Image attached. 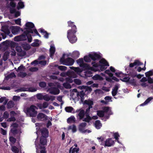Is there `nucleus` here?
Listing matches in <instances>:
<instances>
[{
    "label": "nucleus",
    "mask_w": 153,
    "mask_h": 153,
    "mask_svg": "<svg viewBox=\"0 0 153 153\" xmlns=\"http://www.w3.org/2000/svg\"><path fill=\"white\" fill-rule=\"evenodd\" d=\"M101 58V56L96 53H94L91 54H89L88 56H84V61L86 62H90L91 59L95 62L97 59H99Z\"/></svg>",
    "instance_id": "1"
},
{
    "label": "nucleus",
    "mask_w": 153,
    "mask_h": 153,
    "mask_svg": "<svg viewBox=\"0 0 153 153\" xmlns=\"http://www.w3.org/2000/svg\"><path fill=\"white\" fill-rule=\"evenodd\" d=\"M37 109L36 107L32 105L30 107L27 108L26 113L30 117H35L37 114V111L36 109Z\"/></svg>",
    "instance_id": "2"
},
{
    "label": "nucleus",
    "mask_w": 153,
    "mask_h": 153,
    "mask_svg": "<svg viewBox=\"0 0 153 153\" xmlns=\"http://www.w3.org/2000/svg\"><path fill=\"white\" fill-rule=\"evenodd\" d=\"M75 33L74 32H72L71 30H68V31L67 37L70 42L71 43L75 42L77 40V37L75 34Z\"/></svg>",
    "instance_id": "3"
},
{
    "label": "nucleus",
    "mask_w": 153,
    "mask_h": 153,
    "mask_svg": "<svg viewBox=\"0 0 153 153\" xmlns=\"http://www.w3.org/2000/svg\"><path fill=\"white\" fill-rule=\"evenodd\" d=\"M1 31L3 32L4 34L1 33V34L2 36L3 39H5L6 37V35H8L10 37L13 36V35L10 34V32L9 29V27L7 25H4L1 28Z\"/></svg>",
    "instance_id": "4"
},
{
    "label": "nucleus",
    "mask_w": 153,
    "mask_h": 153,
    "mask_svg": "<svg viewBox=\"0 0 153 153\" xmlns=\"http://www.w3.org/2000/svg\"><path fill=\"white\" fill-rule=\"evenodd\" d=\"M78 113L76 114V117L77 119L80 120L83 119L85 116V111L82 109H77L75 111L72 112L73 113Z\"/></svg>",
    "instance_id": "5"
},
{
    "label": "nucleus",
    "mask_w": 153,
    "mask_h": 153,
    "mask_svg": "<svg viewBox=\"0 0 153 153\" xmlns=\"http://www.w3.org/2000/svg\"><path fill=\"white\" fill-rule=\"evenodd\" d=\"M26 28L24 32V33H33V29L34 26V24L31 22H27L26 24Z\"/></svg>",
    "instance_id": "6"
},
{
    "label": "nucleus",
    "mask_w": 153,
    "mask_h": 153,
    "mask_svg": "<svg viewBox=\"0 0 153 153\" xmlns=\"http://www.w3.org/2000/svg\"><path fill=\"white\" fill-rule=\"evenodd\" d=\"M74 62V60L72 58L68 57L65 59V62L62 63V64L67 66H71L73 65Z\"/></svg>",
    "instance_id": "7"
},
{
    "label": "nucleus",
    "mask_w": 153,
    "mask_h": 153,
    "mask_svg": "<svg viewBox=\"0 0 153 153\" xmlns=\"http://www.w3.org/2000/svg\"><path fill=\"white\" fill-rule=\"evenodd\" d=\"M36 90L33 88H26L24 87L21 88L19 89L15 90V91L17 92L21 91H28L29 92H35Z\"/></svg>",
    "instance_id": "8"
},
{
    "label": "nucleus",
    "mask_w": 153,
    "mask_h": 153,
    "mask_svg": "<svg viewBox=\"0 0 153 153\" xmlns=\"http://www.w3.org/2000/svg\"><path fill=\"white\" fill-rule=\"evenodd\" d=\"M91 64L92 66L94 67L100 68V69L101 71L105 70L106 68L105 67L106 66L100 64L98 63H96L95 62H91Z\"/></svg>",
    "instance_id": "9"
},
{
    "label": "nucleus",
    "mask_w": 153,
    "mask_h": 153,
    "mask_svg": "<svg viewBox=\"0 0 153 153\" xmlns=\"http://www.w3.org/2000/svg\"><path fill=\"white\" fill-rule=\"evenodd\" d=\"M48 91L50 93L54 95H57L59 94L60 90L57 87H52L51 88H48Z\"/></svg>",
    "instance_id": "10"
},
{
    "label": "nucleus",
    "mask_w": 153,
    "mask_h": 153,
    "mask_svg": "<svg viewBox=\"0 0 153 153\" xmlns=\"http://www.w3.org/2000/svg\"><path fill=\"white\" fill-rule=\"evenodd\" d=\"M26 35L24 33L20 36H16L14 38V40L15 41L19 42L23 40H25L26 39Z\"/></svg>",
    "instance_id": "11"
},
{
    "label": "nucleus",
    "mask_w": 153,
    "mask_h": 153,
    "mask_svg": "<svg viewBox=\"0 0 153 153\" xmlns=\"http://www.w3.org/2000/svg\"><path fill=\"white\" fill-rule=\"evenodd\" d=\"M68 26L71 27V29L69 30H71L72 32H74V33H76L77 31V29L76 26L74 24V22L71 21L68 22Z\"/></svg>",
    "instance_id": "12"
},
{
    "label": "nucleus",
    "mask_w": 153,
    "mask_h": 153,
    "mask_svg": "<svg viewBox=\"0 0 153 153\" xmlns=\"http://www.w3.org/2000/svg\"><path fill=\"white\" fill-rule=\"evenodd\" d=\"M12 33L14 35L17 34L20 31V28L17 26H12L10 28Z\"/></svg>",
    "instance_id": "13"
},
{
    "label": "nucleus",
    "mask_w": 153,
    "mask_h": 153,
    "mask_svg": "<svg viewBox=\"0 0 153 153\" xmlns=\"http://www.w3.org/2000/svg\"><path fill=\"white\" fill-rule=\"evenodd\" d=\"M114 143V140L111 138L107 139L105 141L104 146L110 147L113 145Z\"/></svg>",
    "instance_id": "14"
},
{
    "label": "nucleus",
    "mask_w": 153,
    "mask_h": 153,
    "mask_svg": "<svg viewBox=\"0 0 153 153\" xmlns=\"http://www.w3.org/2000/svg\"><path fill=\"white\" fill-rule=\"evenodd\" d=\"M143 63L140 62L138 60H135L133 63H131L129 65V67L130 68H132L134 66H140L143 65Z\"/></svg>",
    "instance_id": "15"
},
{
    "label": "nucleus",
    "mask_w": 153,
    "mask_h": 153,
    "mask_svg": "<svg viewBox=\"0 0 153 153\" xmlns=\"http://www.w3.org/2000/svg\"><path fill=\"white\" fill-rule=\"evenodd\" d=\"M50 47V48L49 49L50 56L53 59L56 51V49L54 45H51Z\"/></svg>",
    "instance_id": "16"
},
{
    "label": "nucleus",
    "mask_w": 153,
    "mask_h": 153,
    "mask_svg": "<svg viewBox=\"0 0 153 153\" xmlns=\"http://www.w3.org/2000/svg\"><path fill=\"white\" fill-rule=\"evenodd\" d=\"M11 131L14 135H18V136L20 135L22 133L19 128L15 129L14 128H12L11 130Z\"/></svg>",
    "instance_id": "17"
},
{
    "label": "nucleus",
    "mask_w": 153,
    "mask_h": 153,
    "mask_svg": "<svg viewBox=\"0 0 153 153\" xmlns=\"http://www.w3.org/2000/svg\"><path fill=\"white\" fill-rule=\"evenodd\" d=\"M37 118L39 120H47V116L44 114L42 113H40L37 115Z\"/></svg>",
    "instance_id": "18"
},
{
    "label": "nucleus",
    "mask_w": 153,
    "mask_h": 153,
    "mask_svg": "<svg viewBox=\"0 0 153 153\" xmlns=\"http://www.w3.org/2000/svg\"><path fill=\"white\" fill-rule=\"evenodd\" d=\"M85 93L83 91H82L80 92L77 93L76 95L78 97H79L81 102H82L84 99V97L85 96Z\"/></svg>",
    "instance_id": "19"
},
{
    "label": "nucleus",
    "mask_w": 153,
    "mask_h": 153,
    "mask_svg": "<svg viewBox=\"0 0 153 153\" xmlns=\"http://www.w3.org/2000/svg\"><path fill=\"white\" fill-rule=\"evenodd\" d=\"M84 104H86L88 105V107H92V105H94L93 101L90 100H85L84 102Z\"/></svg>",
    "instance_id": "20"
},
{
    "label": "nucleus",
    "mask_w": 153,
    "mask_h": 153,
    "mask_svg": "<svg viewBox=\"0 0 153 153\" xmlns=\"http://www.w3.org/2000/svg\"><path fill=\"white\" fill-rule=\"evenodd\" d=\"M80 67L82 68V69L84 70H89L90 68V66L87 63H84Z\"/></svg>",
    "instance_id": "21"
},
{
    "label": "nucleus",
    "mask_w": 153,
    "mask_h": 153,
    "mask_svg": "<svg viewBox=\"0 0 153 153\" xmlns=\"http://www.w3.org/2000/svg\"><path fill=\"white\" fill-rule=\"evenodd\" d=\"M42 137H47L48 136V131L47 129L45 128H43L42 130Z\"/></svg>",
    "instance_id": "22"
},
{
    "label": "nucleus",
    "mask_w": 153,
    "mask_h": 153,
    "mask_svg": "<svg viewBox=\"0 0 153 153\" xmlns=\"http://www.w3.org/2000/svg\"><path fill=\"white\" fill-rule=\"evenodd\" d=\"M67 122L68 123H75V118L73 116H71L67 120Z\"/></svg>",
    "instance_id": "23"
},
{
    "label": "nucleus",
    "mask_w": 153,
    "mask_h": 153,
    "mask_svg": "<svg viewBox=\"0 0 153 153\" xmlns=\"http://www.w3.org/2000/svg\"><path fill=\"white\" fill-rule=\"evenodd\" d=\"M47 137H41L40 139V143L41 144L43 145H46L47 143V140L46 139Z\"/></svg>",
    "instance_id": "24"
},
{
    "label": "nucleus",
    "mask_w": 153,
    "mask_h": 153,
    "mask_svg": "<svg viewBox=\"0 0 153 153\" xmlns=\"http://www.w3.org/2000/svg\"><path fill=\"white\" fill-rule=\"evenodd\" d=\"M95 125L96 128L98 129H100L102 126V124L99 120H97L95 121Z\"/></svg>",
    "instance_id": "25"
},
{
    "label": "nucleus",
    "mask_w": 153,
    "mask_h": 153,
    "mask_svg": "<svg viewBox=\"0 0 153 153\" xmlns=\"http://www.w3.org/2000/svg\"><path fill=\"white\" fill-rule=\"evenodd\" d=\"M99 63L102 65H104L107 66H109L108 62L104 59H102L100 60L99 61Z\"/></svg>",
    "instance_id": "26"
},
{
    "label": "nucleus",
    "mask_w": 153,
    "mask_h": 153,
    "mask_svg": "<svg viewBox=\"0 0 153 153\" xmlns=\"http://www.w3.org/2000/svg\"><path fill=\"white\" fill-rule=\"evenodd\" d=\"M79 150V148H73V147H71L69 150V153H74L75 152L76 153H78V152Z\"/></svg>",
    "instance_id": "27"
},
{
    "label": "nucleus",
    "mask_w": 153,
    "mask_h": 153,
    "mask_svg": "<svg viewBox=\"0 0 153 153\" xmlns=\"http://www.w3.org/2000/svg\"><path fill=\"white\" fill-rule=\"evenodd\" d=\"M79 52L75 51L71 55V56L73 58H77L79 57Z\"/></svg>",
    "instance_id": "28"
},
{
    "label": "nucleus",
    "mask_w": 153,
    "mask_h": 153,
    "mask_svg": "<svg viewBox=\"0 0 153 153\" xmlns=\"http://www.w3.org/2000/svg\"><path fill=\"white\" fill-rule=\"evenodd\" d=\"M14 105V103L12 101H9L7 104V107L8 108H11Z\"/></svg>",
    "instance_id": "29"
},
{
    "label": "nucleus",
    "mask_w": 153,
    "mask_h": 153,
    "mask_svg": "<svg viewBox=\"0 0 153 153\" xmlns=\"http://www.w3.org/2000/svg\"><path fill=\"white\" fill-rule=\"evenodd\" d=\"M10 53L8 51L5 52L3 56V59L4 61H5L8 59Z\"/></svg>",
    "instance_id": "30"
},
{
    "label": "nucleus",
    "mask_w": 153,
    "mask_h": 153,
    "mask_svg": "<svg viewBox=\"0 0 153 153\" xmlns=\"http://www.w3.org/2000/svg\"><path fill=\"white\" fill-rule=\"evenodd\" d=\"M65 111L71 113L74 110V108L71 106H67L65 108Z\"/></svg>",
    "instance_id": "31"
},
{
    "label": "nucleus",
    "mask_w": 153,
    "mask_h": 153,
    "mask_svg": "<svg viewBox=\"0 0 153 153\" xmlns=\"http://www.w3.org/2000/svg\"><path fill=\"white\" fill-rule=\"evenodd\" d=\"M153 98L151 97H149L145 100V101L143 103L141 104L140 105L141 106H143L144 105H145L147 104Z\"/></svg>",
    "instance_id": "32"
},
{
    "label": "nucleus",
    "mask_w": 153,
    "mask_h": 153,
    "mask_svg": "<svg viewBox=\"0 0 153 153\" xmlns=\"http://www.w3.org/2000/svg\"><path fill=\"white\" fill-rule=\"evenodd\" d=\"M68 129H71L73 132L74 133L76 131V126L75 125H73L69 127Z\"/></svg>",
    "instance_id": "33"
},
{
    "label": "nucleus",
    "mask_w": 153,
    "mask_h": 153,
    "mask_svg": "<svg viewBox=\"0 0 153 153\" xmlns=\"http://www.w3.org/2000/svg\"><path fill=\"white\" fill-rule=\"evenodd\" d=\"M97 115L100 117H103L104 115V111H102L98 110L97 111Z\"/></svg>",
    "instance_id": "34"
},
{
    "label": "nucleus",
    "mask_w": 153,
    "mask_h": 153,
    "mask_svg": "<svg viewBox=\"0 0 153 153\" xmlns=\"http://www.w3.org/2000/svg\"><path fill=\"white\" fill-rule=\"evenodd\" d=\"M63 86L66 89H70L71 88V85L66 82L62 84Z\"/></svg>",
    "instance_id": "35"
},
{
    "label": "nucleus",
    "mask_w": 153,
    "mask_h": 153,
    "mask_svg": "<svg viewBox=\"0 0 153 153\" xmlns=\"http://www.w3.org/2000/svg\"><path fill=\"white\" fill-rule=\"evenodd\" d=\"M91 120V117H86L83 118L82 119V121L86 122L88 123L90 122V121Z\"/></svg>",
    "instance_id": "36"
},
{
    "label": "nucleus",
    "mask_w": 153,
    "mask_h": 153,
    "mask_svg": "<svg viewBox=\"0 0 153 153\" xmlns=\"http://www.w3.org/2000/svg\"><path fill=\"white\" fill-rule=\"evenodd\" d=\"M92 78L93 80H100L102 78V77L99 75L96 74L93 76Z\"/></svg>",
    "instance_id": "37"
},
{
    "label": "nucleus",
    "mask_w": 153,
    "mask_h": 153,
    "mask_svg": "<svg viewBox=\"0 0 153 153\" xmlns=\"http://www.w3.org/2000/svg\"><path fill=\"white\" fill-rule=\"evenodd\" d=\"M145 74L146 77H150V76L153 75V72L152 70H150L148 72H146Z\"/></svg>",
    "instance_id": "38"
},
{
    "label": "nucleus",
    "mask_w": 153,
    "mask_h": 153,
    "mask_svg": "<svg viewBox=\"0 0 153 153\" xmlns=\"http://www.w3.org/2000/svg\"><path fill=\"white\" fill-rule=\"evenodd\" d=\"M76 62L77 64L79 65L80 66L84 63L83 59L82 58H79L77 60Z\"/></svg>",
    "instance_id": "39"
},
{
    "label": "nucleus",
    "mask_w": 153,
    "mask_h": 153,
    "mask_svg": "<svg viewBox=\"0 0 153 153\" xmlns=\"http://www.w3.org/2000/svg\"><path fill=\"white\" fill-rule=\"evenodd\" d=\"M40 32L44 35V36L45 38H47L48 37V33L44 29H40Z\"/></svg>",
    "instance_id": "40"
},
{
    "label": "nucleus",
    "mask_w": 153,
    "mask_h": 153,
    "mask_svg": "<svg viewBox=\"0 0 153 153\" xmlns=\"http://www.w3.org/2000/svg\"><path fill=\"white\" fill-rule=\"evenodd\" d=\"M12 150L15 153H18L19 152V149L15 146H12Z\"/></svg>",
    "instance_id": "41"
},
{
    "label": "nucleus",
    "mask_w": 153,
    "mask_h": 153,
    "mask_svg": "<svg viewBox=\"0 0 153 153\" xmlns=\"http://www.w3.org/2000/svg\"><path fill=\"white\" fill-rule=\"evenodd\" d=\"M130 78L129 77H125L123 79H120V80L123 82H128L129 81Z\"/></svg>",
    "instance_id": "42"
},
{
    "label": "nucleus",
    "mask_w": 153,
    "mask_h": 153,
    "mask_svg": "<svg viewBox=\"0 0 153 153\" xmlns=\"http://www.w3.org/2000/svg\"><path fill=\"white\" fill-rule=\"evenodd\" d=\"M27 75V74L25 72H23L22 71H19L18 73L19 76L22 77H24Z\"/></svg>",
    "instance_id": "43"
},
{
    "label": "nucleus",
    "mask_w": 153,
    "mask_h": 153,
    "mask_svg": "<svg viewBox=\"0 0 153 153\" xmlns=\"http://www.w3.org/2000/svg\"><path fill=\"white\" fill-rule=\"evenodd\" d=\"M128 83L134 85L136 84V82L135 80L134 79H129V81H128Z\"/></svg>",
    "instance_id": "44"
},
{
    "label": "nucleus",
    "mask_w": 153,
    "mask_h": 153,
    "mask_svg": "<svg viewBox=\"0 0 153 153\" xmlns=\"http://www.w3.org/2000/svg\"><path fill=\"white\" fill-rule=\"evenodd\" d=\"M65 80L66 82L68 83H72L73 81L71 78L69 77L66 78Z\"/></svg>",
    "instance_id": "45"
},
{
    "label": "nucleus",
    "mask_w": 153,
    "mask_h": 153,
    "mask_svg": "<svg viewBox=\"0 0 153 153\" xmlns=\"http://www.w3.org/2000/svg\"><path fill=\"white\" fill-rule=\"evenodd\" d=\"M25 68L23 65H21L18 67V72H19V71H25Z\"/></svg>",
    "instance_id": "46"
},
{
    "label": "nucleus",
    "mask_w": 153,
    "mask_h": 153,
    "mask_svg": "<svg viewBox=\"0 0 153 153\" xmlns=\"http://www.w3.org/2000/svg\"><path fill=\"white\" fill-rule=\"evenodd\" d=\"M29 33H24L25 34V35L27 36L26 39L27 38L28 39V42H31L32 41V38L31 37V36L29 35Z\"/></svg>",
    "instance_id": "47"
},
{
    "label": "nucleus",
    "mask_w": 153,
    "mask_h": 153,
    "mask_svg": "<svg viewBox=\"0 0 153 153\" xmlns=\"http://www.w3.org/2000/svg\"><path fill=\"white\" fill-rule=\"evenodd\" d=\"M74 82L77 85H79L81 84V81L79 79H74Z\"/></svg>",
    "instance_id": "48"
},
{
    "label": "nucleus",
    "mask_w": 153,
    "mask_h": 153,
    "mask_svg": "<svg viewBox=\"0 0 153 153\" xmlns=\"http://www.w3.org/2000/svg\"><path fill=\"white\" fill-rule=\"evenodd\" d=\"M9 140L11 143L13 144H14L16 141V139L13 137H10L9 138Z\"/></svg>",
    "instance_id": "49"
},
{
    "label": "nucleus",
    "mask_w": 153,
    "mask_h": 153,
    "mask_svg": "<svg viewBox=\"0 0 153 153\" xmlns=\"http://www.w3.org/2000/svg\"><path fill=\"white\" fill-rule=\"evenodd\" d=\"M58 69L61 71H65L67 69V67L64 66H59L58 67Z\"/></svg>",
    "instance_id": "50"
},
{
    "label": "nucleus",
    "mask_w": 153,
    "mask_h": 153,
    "mask_svg": "<svg viewBox=\"0 0 153 153\" xmlns=\"http://www.w3.org/2000/svg\"><path fill=\"white\" fill-rule=\"evenodd\" d=\"M129 75L133 78L136 77L137 76V73L136 72H131L129 73Z\"/></svg>",
    "instance_id": "51"
},
{
    "label": "nucleus",
    "mask_w": 153,
    "mask_h": 153,
    "mask_svg": "<svg viewBox=\"0 0 153 153\" xmlns=\"http://www.w3.org/2000/svg\"><path fill=\"white\" fill-rule=\"evenodd\" d=\"M114 138L116 140H117V141L119 143V142L118 140V137H120V135L117 132H116L114 134Z\"/></svg>",
    "instance_id": "52"
},
{
    "label": "nucleus",
    "mask_w": 153,
    "mask_h": 153,
    "mask_svg": "<svg viewBox=\"0 0 153 153\" xmlns=\"http://www.w3.org/2000/svg\"><path fill=\"white\" fill-rule=\"evenodd\" d=\"M20 99V97L19 96H14L13 97V100L15 101H19Z\"/></svg>",
    "instance_id": "53"
},
{
    "label": "nucleus",
    "mask_w": 153,
    "mask_h": 153,
    "mask_svg": "<svg viewBox=\"0 0 153 153\" xmlns=\"http://www.w3.org/2000/svg\"><path fill=\"white\" fill-rule=\"evenodd\" d=\"M18 9L23 8L24 6V3L22 1L19 2L18 4Z\"/></svg>",
    "instance_id": "54"
},
{
    "label": "nucleus",
    "mask_w": 153,
    "mask_h": 153,
    "mask_svg": "<svg viewBox=\"0 0 153 153\" xmlns=\"http://www.w3.org/2000/svg\"><path fill=\"white\" fill-rule=\"evenodd\" d=\"M65 54H64L62 57L60 59L59 62L61 64H62V63H64L65 60Z\"/></svg>",
    "instance_id": "55"
},
{
    "label": "nucleus",
    "mask_w": 153,
    "mask_h": 153,
    "mask_svg": "<svg viewBox=\"0 0 153 153\" xmlns=\"http://www.w3.org/2000/svg\"><path fill=\"white\" fill-rule=\"evenodd\" d=\"M39 85L42 88H44L46 86V84L45 82H42L39 83Z\"/></svg>",
    "instance_id": "56"
},
{
    "label": "nucleus",
    "mask_w": 153,
    "mask_h": 153,
    "mask_svg": "<svg viewBox=\"0 0 153 153\" xmlns=\"http://www.w3.org/2000/svg\"><path fill=\"white\" fill-rule=\"evenodd\" d=\"M118 93V91L112 90L111 94H112V95L114 97V98L117 99V98L116 97H114Z\"/></svg>",
    "instance_id": "57"
},
{
    "label": "nucleus",
    "mask_w": 153,
    "mask_h": 153,
    "mask_svg": "<svg viewBox=\"0 0 153 153\" xmlns=\"http://www.w3.org/2000/svg\"><path fill=\"white\" fill-rule=\"evenodd\" d=\"M76 72V73H81L82 71V70H81L79 67H75L74 71Z\"/></svg>",
    "instance_id": "58"
},
{
    "label": "nucleus",
    "mask_w": 153,
    "mask_h": 153,
    "mask_svg": "<svg viewBox=\"0 0 153 153\" xmlns=\"http://www.w3.org/2000/svg\"><path fill=\"white\" fill-rule=\"evenodd\" d=\"M15 76L16 75L14 73H12L8 75L7 78H12Z\"/></svg>",
    "instance_id": "59"
},
{
    "label": "nucleus",
    "mask_w": 153,
    "mask_h": 153,
    "mask_svg": "<svg viewBox=\"0 0 153 153\" xmlns=\"http://www.w3.org/2000/svg\"><path fill=\"white\" fill-rule=\"evenodd\" d=\"M0 131L1 134L3 135H5L7 134L6 131L4 130L2 128H1Z\"/></svg>",
    "instance_id": "60"
},
{
    "label": "nucleus",
    "mask_w": 153,
    "mask_h": 153,
    "mask_svg": "<svg viewBox=\"0 0 153 153\" xmlns=\"http://www.w3.org/2000/svg\"><path fill=\"white\" fill-rule=\"evenodd\" d=\"M43 97V95H42L41 94H38L37 95V98L39 100H42Z\"/></svg>",
    "instance_id": "61"
},
{
    "label": "nucleus",
    "mask_w": 153,
    "mask_h": 153,
    "mask_svg": "<svg viewBox=\"0 0 153 153\" xmlns=\"http://www.w3.org/2000/svg\"><path fill=\"white\" fill-rule=\"evenodd\" d=\"M109 110V107H104L103 108V111L104 113L107 112Z\"/></svg>",
    "instance_id": "62"
},
{
    "label": "nucleus",
    "mask_w": 153,
    "mask_h": 153,
    "mask_svg": "<svg viewBox=\"0 0 153 153\" xmlns=\"http://www.w3.org/2000/svg\"><path fill=\"white\" fill-rule=\"evenodd\" d=\"M9 116V114L8 112L7 111H5L3 114V117L5 119L7 118Z\"/></svg>",
    "instance_id": "63"
},
{
    "label": "nucleus",
    "mask_w": 153,
    "mask_h": 153,
    "mask_svg": "<svg viewBox=\"0 0 153 153\" xmlns=\"http://www.w3.org/2000/svg\"><path fill=\"white\" fill-rule=\"evenodd\" d=\"M16 50L19 52L21 53L22 51L21 48L19 46L16 47Z\"/></svg>",
    "instance_id": "64"
}]
</instances>
